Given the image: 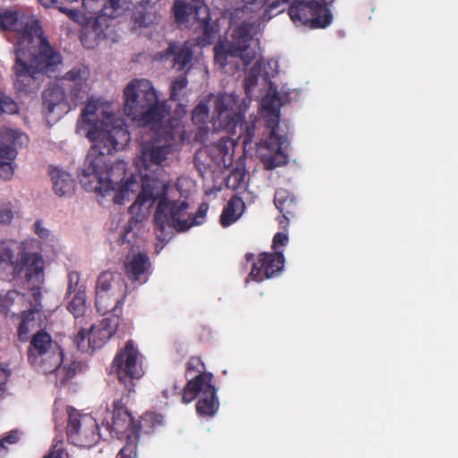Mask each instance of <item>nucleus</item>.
Returning <instances> with one entry per match:
<instances>
[{
    "label": "nucleus",
    "mask_w": 458,
    "mask_h": 458,
    "mask_svg": "<svg viewBox=\"0 0 458 458\" xmlns=\"http://www.w3.org/2000/svg\"><path fill=\"white\" fill-rule=\"evenodd\" d=\"M192 44L186 42L182 46H170L167 52L174 55V64L178 66V70H183L191 60L193 50L191 49Z\"/></svg>",
    "instance_id": "nucleus-27"
},
{
    "label": "nucleus",
    "mask_w": 458,
    "mask_h": 458,
    "mask_svg": "<svg viewBox=\"0 0 458 458\" xmlns=\"http://www.w3.org/2000/svg\"><path fill=\"white\" fill-rule=\"evenodd\" d=\"M0 30L16 33L13 65L14 86L20 92L30 93L38 87V76L51 73L61 64V56L43 35L38 20L22 12L0 11Z\"/></svg>",
    "instance_id": "nucleus-3"
},
{
    "label": "nucleus",
    "mask_w": 458,
    "mask_h": 458,
    "mask_svg": "<svg viewBox=\"0 0 458 458\" xmlns=\"http://www.w3.org/2000/svg\"><path fill=\"white\" fill-rule=\"evenodd\" d=\"M5 441H7L8 443H15L17 441V437L16 435L13 434L11 436H9Z\"/></svg>",
    "instance_id": "nucleus-49"
},
{
    "label": "nucleus",
    "mask_w": 458,
    "mask_h": 458,
    "mask_svg": "<svg viewBox=\"0 0 458 458\" xmlns=\"http://www.w3.org/2000/svg\"><path fill=\"white\" fill-rule=\"evenodd\" d=\"M132 0H107L101 11L110 18H116L123 15L130 10Z\"/></svg>",
    "instance_id": "nucleus-30"
},
{
    "label": "nucleus",
    "mask_w": 458,
    "mask_h": 458,
    "mask_svg": "<svg viewBox=\"0 0 458 458\" xmlns=\"http://www.w3.org/2000/svg\"><path fill=\"white\" fill-rule=\"evenodd\" d=\"M87 310L86 296L84 293H77L68 305V310L78 318L82 316Z\"/></svg>",
    "instance_id": "nucleus-33"
},
{
    "label": "nucleus",
    "mask_w": 458,
    "mask_h": 458,
    "mask_svg": "<svg viewBox=\"0 0 458 458\" xmlns=\"http://www.w3.org/2000/svg\"><path fill=\"white\" fill-rule=\"evenodd\" d=\"M211 381V375L200 374L189 381L183 390V403H191L199 396L196 410L202 416H213L218 409V402L216 397V390Z\"/></svg>",
    "instance_id": "nucleus-9"
},
{
    "label": "nucleus",
    "mask_w": 458,
    "mask_h": 458,
    "mask_svg": "<svg viewBox=\"0 0 458 458\" xmlns=\"http://www.w3.org/2000/svg\"><path fill=\"white\" fill-rule=\"evenodd\" d=\"M53 372H55L56 384L64 385L75 375V367L73 364L59 365Z\"/></svg>",
    "instance_id": "nucleus-34"
},
{
    "label": "nucleus",
    "mask_w": 458,
    "mask_h": 458,
    "mask_svg": "<svg viewBox=\"0 0 458 458\" xmlns=\"http://www.w3.org/2000/svg\"><path fill=\"white\" fill-rule=\"evenodd\" d=\"M284 263V259L281 252L263 253L258 262L253 264L249 276L258 282L262 281L264 277L270 278L282 270Z\"/></svg>",
    "instance_id": "nucleus-20"
},
{
    "label": "nucleus",
    "mask_w": 458,
    "mask_h": 458,
    "mask_svg": "<svg viewBox=\"0 0 458 458\" xmlns=\"http://www.w3.org/2000/svg\"><path fill=\"white\" fill-rule=\"evenodd\" d=\"M124 113L141 125L162 123L168 111L164 102L158 99L152 83L145 79L133 80L123 90Z\"/></svg>",
    "instance_id": "nucleus-6"
},
{
    "label": "nucleus",
    "mask_w": 458,
    "mask_h": 458,
    "mask_svg": "<svg viewBox=\"0 0 458 458\" xmlns=\"http://www.w3.org/2000/svg\"><path fill=\"white\" fill-rule=\"evenodd\" d=\"M119 325L117 313L110 314L89 329H81L74 338L77 348L84 352L99 349L115 334Z\"/></svg>",
    "instance_id": "nucleus-11"
},
{
    "label": "nucleus",
    "mask_w": 458,
    "mask_h": 458,
    "mask_svg": "<svg viewBox=\"0 0 458 458\" xmlns=\"http://www.w3.org/2000/svg\"><path fill=\"white\" fill-rule=\"evenodd\" d=\"M199 214L200 215L201 217L204 216V213L201 210L199 211Z\"/></svg>",
    "instance_id": "nucleus-54"
},
{
    "label": "nucleus",
    "mask_w": 458,
    "mask_h": 458,
    "mask_svg": "<svg viewBox=\"0 0 458 458\" xmlns=\"http://www.w3.org/2000/svg\"><path fill=\"white\" fill-rule=\"evenodd\" d=\"M104 1L105 0H82V4L86 10L97 14L98 13V9L101 10V8H103Z\"/></svg>",
    "instance_id": "nucleus-38"
},
{
    "label": "nucleus",
    "mask_w": 458,
    "mask_h": 458,
    "mask_svg": "<svg viewBox=\"0 0 458 458\" xmlns=\"http://www.w3.org/2000/svg\"><path fill=\"white\" fill-rule=\"evenodd\" d=\"M35 233L43 240L47 239L50 236L49 230L43 225L42 222L37 221L34 224Z\"/></svg>",
    "instance_id": "nucleus-42"
},
{
    "label": "nucleus",
    "mask_w": 458,
    "mask_h": 458,
    "mask_svg": "<svg viewBox=\"0 0 458 458\" xmlns=\"http://www.w3.org/2000/svg\"><path fill=\"white\" fill-rule=\"evenodd\" d=\"M41 4L46 6V7H49L51 5L54 4V3L55 2V0H39Z\"/></svg>",
    "instance_id": "nucleus-48"
},
{
    "label": "nucleus",
    "mask_w": 458,
    "mask_h": 458,
    "mask_svg": "<svg viewBox=\"0 0 458 458\" xmlns=\"http://www.w3.org/2000/svg\"><path fill=\"white\" fill-rule=\"evenodd\" d=\"M8 373L5 369H0V390H2L7 381Z\"/></svg>",
    "instance_id": "nucleus-47"
},
{
    "label": "nucleus",
    "mask_w": 458,
    "mask_h": 458,
    "mask_svg": "<svg viewBox=\"0 0 458 458\" xmlns=\"http://www.w3.org/2000/svg\"><path fill=\"white\" fill-rule=\"evenodd\" d=\"M165 187L167 188V191H168L169 199L172 201L180 203V202H182V200H175L174 199V191H177L178 193H180V195L182 197L185 198L187 195H189L191 191H194L195 183L191 179H190L188 177H180L178 179L177 182L175 183L174 189L171 188L167 185H165ZM182 201H186V200L182 199ZM185 203L188 204L187 202H185ZM187 208H189V205H187ZM186 212L188 213L191 219H193V221H194V224L191 226L200 224V221L198 220V216H193L190 212H188V208H186Z\"/></svg>",
    "instance_id": "nucleus-23"
},
{
    "label": "nucleus",
    "mask_w": 458,
    "mask_h": 458,
    "mask_svg": "<svg viewBox=\"0 0 458 458\" xmlns=\"http://www.w3.org/2000/svg\"><path fill=\"white\" fill-rule=\"evenodd\" d=\"M134 449V445H127L120 451L116 458H135L136 454Z\"/></svg>",
    "instance_id": "nucleus-43"
},
{
    "label": "nucleus",
    "mask_w": 458,
    "mask_h": 458,
    "mask_svg": "<svg viewBox=\"0 0 458 458\" xmlns=\"http://www.w3.org/2000/svg\"><path fill=\"white\" fill-rule=\"evenodd\" d=\"M89 77V70L86 66H77L65 74V79L75 86L82 87Z\"/></svg>",
    "instance_id": "nucleus-32"
},
{
    "label": "nucleus",
    "mask_w": 458,
    "mask_h": 458,
    "mask_svg": "<svg viewBox=\"0 0 458 458\" xmlns=\"http://www.w3.org/2000/svg\"><path fill=\"white\" fill-rule=\"evenodd\" d=\"M288 237L286 234L278 233L275 235L273 240V247L275 249L278 248L279 246H284L287 243Z\"/></svg>",
    "instance_id": "nucleus-44"
},
{
    "label": "nucleus",
    "mask_w": 458,
    "mask_h": 458,
    "mask_svg": "<svg viewBox=\"0 0 458 458\" xmlns=\"http://www.w3.org/2000/svg\"><path fill=\"white\" fill-rule=\"evenodd\" d=\"M125 284L119 274L106 271L100 274L96 284V307L103 313H117L124 297Z\"/></svg>",
    "instance_id": "nucleus-8"
},
{
    "label": "nucleus",
    "mask_w": 458,
    "mask_h": 458,
    "mask_svg": "<svg viewBox=\"0 0 458 458\" xmlns=\"http://www.w3.org/2000/svg\"><path fill=\"white\" fill-rule=\"evenodd\" d=\"M13 247V243L11 241L0 240V269L12 268L16 259V253Z\"/></svg>",
    "instance_id": "nucleus-31"
},
{
    "label": "nucleus",
    "mask_w": 458,
    "mask_h": 458,
    "mask_svg": "<svg viewBox=\"0 0 458 458\" xmlns=\"http://www.w3.org/2000/svg\"><path fill=\"white\" fill-rule=\"evenodd\" d=\"M192 1L193 4H186L181 0L174 3L176 21L182 27H194L195 30L203 32L204 36L196 40L199 46H205L208 43L209 38L208 8L203 0Z\"/></svg>",
    "instance_id": "nucleus-10"
},
{
    "label": "nucleus",
    "mask_w": 458,
    "mask_h": 458,
    "mask_svg": "<svg viewBox=\"0 0 458 458\" xmlns=\"http://www.w3.org/2000/svg\"><path fill=\"white\" fill-rule=\"evenodd\" d=\"M252 258H253V255H252V254H248V255H247V259H251Z\"/></svg>",
    "instance_id": "nucleus-53"
},
{
    "label": "nucleus",
    "mask_w": 458,
    "mask_h": 458,
    "mask_svg": "<svg viewBox=\"0 0 458 458\" xmlns=\"http://www.w3.org/2000/svg\"><path fill=\"white\" fill-rule=\"evenodd\" d=\"M289 15L296 26L324 28L330 24L332 16L328 10L315 1L299 2L289 8Z\"/></svg>",
    "instance_id": "nucleus-15"
},
{
    "label": "nucleus",
    "mask_w": 458,
    "mask_h": 458,
    "mask_svg": "<svg viewBox=\"0 0 458 458\" xmlns=\"http://www.w3.org/2000/svg\"><path fill=\"white\" fill-rule=\"evenodd\" d=\"M278 202H279V192H276V197H275L276 205H277Z\"/></svg>",
    "instance_id": "nucleus-51"
},
{
    "label": "nucleus",
    "mask_w": 458,
    "mask_h": 458,
    "mask_svg": "<svg viewBox=\"0 0 458 458\" xmlns=\"http://www.w3.org/2000/svg\"><path fill=\"white\" fill-rule=\"evenodd\" d=\"M245 4L242 7H238L230 13V21L233 29H236L239 27H243L244 30H254L253 23L251 21V18L249 17L250 13L257 12L266 3L268 4V0H244ZM284 9V5L269 11L268 5L265 10L262 18L263 20H269L273 15L280 13Z\"/></svg>",
    "instance_id": "nucleus-17"
},
{
    "label": "nucleus",
    "mask_w": 458,
    "mask_h": 458,
    "mask_svg": "<svg viewBox=\"0 0 458 458\" xmlns=\"http://www.w3.org/2000/svg\"><path fill=\"white\" fill-rule=\"evenodd\" d=\"M98 148H90L81 171V183L88 191L109 197L118 205L136 196L130 207L131 218L121 233L122 243H132L148 231L150 208L157 201L154 216L155 233L163 244L168 242L174 232L185 231L194 224L186 212L185 201L176 203L168 196L165 184L143 174L140 181L135 175L124 177V165L108 167L107 155Z\"/></svg>",
    "instance_id": "nucleus-1"
},
{
    "label": "nucleus",
    "mask_w": 458,
    "mask_h": 458,
    "mask_svg": "<svg viewBox=\"0 0 458 458\" xmlns=\"http://www.w3.org/2000/svg\"><path fill=\"white\" fill-rule=\"evenodd\" d=\"M44 267L45 262L40 254L27 250L23 244L17 247L16 259L12 267L15 276L37 286L44 281Z\"/></svg>",
    "instance_id": "nucleus-13"
},
{
    "label": "nucleus",
    "mask_w": 458,
    "mask_h": 458,
    "mask_svg": "<svg viewBox=\"0 0 458 458\" xmlns=\"http://www.w3.org/2000/svg\"><path fill=\"white\" fill-rule=\"evenodd\" d=\"M213 109L212 122L216 130H225L238 137L244 136V142L251 140L255 131L256 117L250 115L249 122L242 121V114L248 108V103L243 100L238 104L234 94H222L210 97L201 101L192 113L196 123H203L208 118V112Z\"/></svg>",
    "instance_id": "nucleus-5"
},
{
    "label": "nucleus",
    "mask_w": 458,
    "mask_h": 458,
    "mask_svg": "<svg viewBox=\"0 0 458 458\" xmlns=\"http://www.w3.org/2000/svg\"><path fill=\"white\" fill-rule=\"evenodd\" d=\"M16 168L15 159H7L0 157V178L10 180Z\"/></svg>",
    "instance_id": "nucleus-35"
},
{
    "label": "nucleus",
    "mask_w": 458,
    "mask_h": 458,
    "mask_svg": "<svg viewBox=\"0 0 458 458\" xmlns=\"http://www.w3.org/2000/svg\"><path fill=\"white\" fill-rule=\"evenodd\" d=\"M43 106L48 123L58 121L70 110L65 92L59 85H53L45 89Z\"/></svg>",
    "instance_id": "nucleus-18"
},
{
    "label": "nucleus",
    "mask_w": 458,
    "mask_h": 458,
    "mask_svg": "<svg viewBox=\"0 0 458 458\" xmlns=\"http://www.w3.org/2000/svg\"><path fill=\"white\" fill-rule=\"evenodd\" d=\"M268 9L269 11L273 9H277L283 5L287 4L291 0H268Z\"/></svg>",
    "instance_id": "nucleus-45"
},
{
    "label": "nucleus",
    "mask_w": 458,
    "mask_h": 458,
    "mask_svg": "<svg viewBox=\"0 0 458 458\" xmlns=\"http://www.w3.org/2000/svg\"><path fill=\"white\" fill-rule=\"evenodd\" d=\"M79 281V275L77 273L69 274V286L68 290L71 292L73 289V285H77Z\"/></svg>",
    "instance_id": "nucleus-46"
},
{
    "label": "nucleus",
    "mask_w": 458,
    "mask_h": 458,
    "mask_svg": "<svg viewBox=\"0 0 458 458\" xmlns=\"http://www.w3.org/2000/svg\"><path fill=\"white\" fill-rule=\"evenodd\" d=\"M53 183V190L59 197L71 196L75 189L74 180L66 171L54 167L49 172Z\"/></svg>",
    "instance_id": "nucleus-22"
},
{
    "label": "nucleus",
    "mask_w": 458,
    "mask_h": 458,
    "mask_svg": "<svg viewBox=\"0 0 458 458\" xmlns=\"http://www.w3.org/2000/svg\"><path fill=\"white\" fill-rule=\"evenodd\" d=\"M29 361L36 369L43 373H52L62 364L63 352L49 334L38 331L30 341Z\"/></svg>",
    "instance_id": "nucleus-7"
},
{
    "label": "nucleus",
    "mask_w": 458,
    "mask_h": 458,
    "mask_svg": "<svg viewBox=\"0 0 458 458\" xmlns=\"http://www.w3.org/2000/svg\"><path fill=\"white\" fill-rule=\"evenodd\" d=\"M325 1H326V3H330V2H332L333 0H325Z\"/></svg>",
    "instance_id": "nucleus-56"
},
{
    "label": "nucleus",
    "mask_w": 458,
    "mask_h": 458,
    "mask_svg": "<svg viewBox=\"0 0 458 458\" xmlns=\"http://www.w3.org/2000/svg\"><path fill=\"white\" fill-rule=\"evenodd\" d=\"M157 134L158 137L152 144L145 145L141 149L138 165L145 167L146 170L150 169L152 165H161L168 159L172 154L173 142L181 136V131L159 130Z\"/></svg>",
    "instance_id": "nucleus-14"
},
{
    "label": "nucleus",
    "mask_w": 458,
    "mask_h": 458,
    "mask_svg": "<svg viewBox=\"0 0 458 458\" xmlns=\"http://www.w3.org/2000/svg\"><path fill=\"white\" fill-rule=\"evenodd\" d=\"M255 30H244L243 27L233 29L230 41L221 42L214 47L216 64L225 67L228 64V57L239 58L244 66L254 63L247 71L243 81V89L249 98H261L262 110L267 120V126L270 129L269 138L259 148V155L267 170H272L287 162L284 153L285 139L279 136L276 127L279 123V100L267 94L264 97L259 94V87L267 85V76L261 73L265 65L260 56L259 43L251 36Z\"/></svg>",
    "instance_id": "nucleus-2"
},
{
    "label": "nucleus",
    "mask_w": 458,
    "mask_h": 458,
    "mask_svg": "<svg viewBox=\"0 0 458 458\" xmlns=\"http://www.w3.org/2000/svg\"><path fill=\"white\" fill-rule=\"evenodd\" d=\"M29 141L28 136L22 131L3 126L0 129V157L15 159L18 149Z\"/></svg>",
    "instance_id": "nucleus-19"
},
{
    "label": "nucleus",
    "mask_w": 458,
    "mask_h": 458,
    "mask_svg": "<svg viewBox=\"0 0 458 458\" xmlns=\"http://www.w3.org/2000/svg\"><path fill=\"white\" fill-rule=\"evenodd\" d=\"M67 16L72 21L82 25L83 27H84V24H86V22H89L88 16L83 13H81L80 12H78L75 9H72L71 11L67 12Z\"/></svg>",
    "instance_id": "nucleus-39"
},
{
    "label": "nucleus",
    "mask_w": 458,
    "mask_h": 458,
    "mask_svg": "<svg viewBox=\"0 0 458 458\" xmlns=\"http://www.w3.org/2000/svg\"><path fill=\"white\" fill-rule=\"evenodd\" d=\"M132 20L138 27H148L159 21V15L152 6L139 4L132 13Z\"/></svg>",
    "instance_id": "nucleus-25"
},
{
    "label": "nucleus",
    "mask_w": 458,
    "mask_h": 458,
    "mask_svg": "<svg viewBox=\"0 0 458 458\" xmlns=\"http://www.w3.org/2000/svg\"><path fill=\"white\" fill-rule=\"evenodd\" d=\"M241 174L239 173H235V174H233L230 177V180L233 179V178H237L238 176H240Z\"/></svg>",
    "instance_id": "nucleus-52"
},
{
    "label": "nucleus",
    "mask_w": 458,
    "mask_h": 458,
    "mask_svg": "<svg viewBox=\"0 0 458 458\" xmlns=\"http://www.w3.org/2000/svg\"><path fill=\"white\" fill-rule=\"evenodd\" d=\"M17 112L18 106L11 98L0 96V114L4 113L13 114Z\"/></svg>",
    "instance_id": "nucleus-36"
},
{
    "label": "nucleus",
    "mask_w": 458,
    "mask_h": 458,
    "mask_svg": "<svg viewBox=\"0 0 458 458\" xmlns=\"http://www.w3.org/2000/svg\"><path fill=\"white\" fill-rule=\"evenodd\" d=\"M68 437L72 443L81 447H90L99 438L98 424L89 415H81L78 411L69 413Z\"/></svg>",
    "instance_id": "nucleus-16"
},
{
    "label": "nucleus",
    "mask_w": 458,
    "mask_h": 458,
    "mask_svg": "<svg viewBox=\"0 0 458 458\" xmlns=\"http://www.w3.org/2000/svg\"><path fill=\"white\" fill-rule=\"evenodd\" d=\"M113 429L119 433H125L128 430L136 433V426L130 412L122 407L116 408L113 418Z\"/></svg>",
    "instance_id": "nucleus-26"
},
{
    "label": "nucleus",
    "mask_w": 458,
    "mask_h": 458,
    "mask_svg": "<svg viewBox=\"0 0 458 458\" xmlns=\"http://www.w3.org/2000/svg\"><path fill=\"white\" fill-rule=\"evenodd\" d=\"M98 13H101V14H98L95 17L92 15L88 16L89 22L84 24L85 32L82 35L81 40L89 48H92L98 44V39L102 37L105 30L108 27L107 18L110 17L105 15L100 9H98Z\"/></svg>",
    "instance_id": "nucleus-21"
},
{
    "label": "nucleus",
    "mask_w": 458,
    "mask_h": 458,
    "mask_svg": "<svg viewBox=\"0 0 458 458\" xmlns=\"http://www.w3.org/2000/svg\"><path fill=\"white\" fill-rule=\"evenodd\" d=\"M72 9H67V8H64V7H59V11L64 14L67 15V12L71 11Z\"/></svg>",
    "instance_id": "nucleus-50"
},
{
    "label": "nucleus",
    "mask_w": 458,
    "mask_h": 458,
    "mask_svg": "<svg viewBox=\"0 0 458 458\" xmlns=\"http://www.w3.org/2000/svg\"><path fill=\"white\" fill-rule=\"evenodd\" d=\"M81 119L89 127L87 137L99 153H111L123 149L130 141V134L123 120L116 115L115 109L99 99L89 98L81 112Z\"/></svg>",
    "instance_id": "nucleus-4"
},
{
    "label": "nucleus",
    "mask_w": 458,
    "mask_h": 458,
    "mask_svg": "<svg viewBox=\"0 0 458 458\" xmlns=\"http://www.w3.org/2000/svg\"><path fill=\"white\" fill-rule=\"evenodd\" d=\"M112 372L126 388L132 386L133 379L140 378L143 375L140 354L131 341L127 342L124 348L114 358Z\"/></svg>",
    "instance_id": "nucleus-12"
},
{
    "label": "nucleus",
    "mask_w": 458,
    "mask_h": 458,
    "mask_svg": "<svg viewBox=\"0 0 458 458\" xmlns=\"http://www.w3.org/2000/svg\"><path fill=\"white\" fill-rule=\"evenodd\" d=\"M3 448H4V446H3L2 443H0V453L2 452Z\"/></svg>",
    "instance_id": "nucleus-55"
},
{
    "label": "nucleus",
    "mask_w": 458,
    "mask_h": 458,
    "mask_svg": "<svg viewBox=\"0 0 458 458\" xmlns=\"http://www.w3.org/2000/svg\"><path fill=\"white\" fill-rule=\"evenodd\" d=\"M39 320L40 314L38 310L23 312L18 330L19 339L22 342L28 341L30 334L39 327Z\"/></svg>",
    "instance_id": "nucleus-24"
},
{
    "label": "nucleus",
    "mask_w": 458,
    "mask_h": 458,
    "mask_svg": "<svg viewBox=\"0 0 458 458\" xmlns=\"http://www.w3.org/2000/svg\"><path fill=\"white\" fill-rule=\"evenodd\" d=\"M13 219V212L9 208H0V225H8Z\"/></svg>",
    "instance_id": "nucleus-40"
},
{
    "label": "nucleus",
    "mask_w": 458,
    "mask_h": 458,
    "mask_svg": "<svg viewBox=\"0 0 458 458\" xmlns=\"http://www.w3.org/2000/svg\"><path fill=\"white\" fill-rule=\"evenodd\" d=\"M186 85L187 80L184 76H180L178 79L174 80L171 86V98L173 99H177L182 90L185 89Z\"/></svg>",
    "instance_id": "nucleus-37"
},
{
    "label": "nucleus",
    "mask_w": 458,
    "mask_h": 458,
    "mask_svg": "<svg viewBox=\"0 0 458 458\" xmlns=\"http://www.w3.org/2000/svg\"><path fill=\"white\" fill-rule=\"evenodd\" d=\"M44 458H65V454L64 453L63 443L57 442L53 445V448L50 454Z\"/></svg>",
    "instance_id": "nucleus-41"
},
{
    "label": "nucleus",
    "mask_w": 458,
    "mask_h": 458,
    "mask_svg": "<svg viewBox=\"0 0 458 458\" xmlns=\"http://www.w3.org/2000/svg\"><path fill=\"white\" fill-rule=\"evenodd\" d=\"M148 267V257L142 253H138L126 264V273L132 280H138Z\"/></svg>",
    "instance_id": "nucleus-29"
},
{
    "label": "nucleus",
    "mask_w": 458,
    "mask_h": 458,
    "mask_svg": "<svg viewBox=\"0 0 458 458\" xmlns=\"http://www.w3.org/2000/svg\"><path fill=\"white\" fill-rule=\"evenodd\" d=\"M243 208L244 203L242 200L240 198L233 197L221 215V224L224 226L232 225L241 216Z\"/></svg>",
    "instance_id": "nucleus-28"
}]
</instances>
